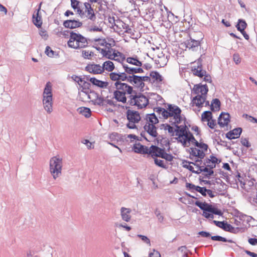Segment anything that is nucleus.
Wrapping results in <instances>:
<instances>
[{
	"label": "nucleus",
	"mask_w": 257,
	"mask_h": 257,
	"mask_svg": "<svg viewBox=\"0 0 257 257\" xmlns=\"http://www.w3.org/2000/svg\"><path fill=\"white\" fill-rule=\"evenodd\" d=\"M192 71L194 75L200 78H202L206 73V71L202 69V65L199 60L197 62V66H194L192 68Z\"/></svg>",
	"instance_id": "19"
},
{
	"label": "nucleus",
	"mask_w": 257,
	"mask_h": 257,
	"mask_svg": "<svg viewBox=\"0 0 257 257\" xmlns=\"http://www.w3.org/2000/svg\"><path fill=\"white\" fill-rule=\"evenodd\" d=\"M102 68L108 72H112L114 69V65L113 63L110 61H106L104 62L102 65Z\"/></svg>",
	"instance_id": "32"
},
{
	"label": "nucleus",
	"mask_w": 257,
	"mask_h": 257,
	"mask_svg": "<svg viewBox=\"0 0 257 257\" xmlns=\"http://www.w3.org/2000/svg\"><path fill=\"white\" fill-rule=\"evenodd\" d=\"M90 2H85L83 3L84 6V11H83V15L80 16L81 18H86L87 19L94 22L96 19V15L94 13L93 9L91 7Z\"/></svg>",
	"instance_id": "8"
},
{
	"label": "nucleus",
	"mask_w": 257,
	"mask_h": 257,
	"mask_svg": "<svg viewBox=\"0 0 257 257\" xmlns=\"http://www.w3.org/2000/svg\"><path fill=\"white\" fill-rule=\"evenodd\" d=\"M122 67L125 72L127 73L130 75H135V74L137 73H142L144 72V70L143 68L141 67L139 68H134L130 67L127 64H122Z\"/></svg>",
	"instance_id": "20"
},
{
	"label": "nucleus",
	"mask_w": 257,
	"mask_h": 257,
	"mask_svg": "<svg viewBox=\"0 0 257 257\" xmlns=\"http://www.w3.org/2000/svg\"><path fill=\"white\" fill-rule=\"evenodd\" d=\"M183 138H185L188 143H191L194 145L196 144V142H197L193 134L190 131H188V133Z\"/></svg>",
	"instance_id": "38"
},
{
	"label": "nucleus",
	"mask_w": 257,
	"mask_h": 257,
	"mask_svg": "<svg viewBox=\"0 0 257 257\" xmlns=\"http://www.w3.org/2000/svg\"><path fill=\"white\" fill-rule=\"evenodd\" d=\"M94 93L96 95V96L94 100H92L93 104L98 106L105 105L106 104L104 103L105 98L103 97L99 96L97 93L95 92Z\"/></svg>",
	"instance_id": "29"
},
{
	"label": "nucleus",
	"mask_w": 257,
	"mask_h": 257,
	"mask_svg": "<svg viewBox=\"0 0 257 257\" xmlns=\"http://www.w3.org/2000/svg\"><path fill=\"white\" fill-rule=\"evenodd\" d=\"M200 171H203V172L207 173L204 174V177L209 178L211 176L213 175L214 174V171L210 169H208L207 167H205L203 168V170H201Z\"/></svg>",
	"instance_id": "43"
},
{
	"label": "nucleus",
	"mask_w": 257,
	"mask_h": 257,
	"mask_svg": "<svg viewBox=\"0 0 257 257\" xmlns=\"http://www.w3.org/2000/svg\"><path fill=\"white\" fill-rule=\"evenodd\" d=\"M93 55L94 53L92 51L89 52V51L86 50H82V56L84 59H89L91 57L93 56Z\"/></svg>",
	"instance_id": "44"
},
{
	"label": "nucleus",
	"mask_w": 257,
	"mask_h": 257,
	"mask_svg": "<svg viewBox=\"0 0 257 257\" xmlns=\"http://www.w3.org/2000/svg\"><path fill=\"white\" fill-rule=\"evenodd\" d=\"M89 81L93 85L101 88H106L108 85V82L103 81L96 79L95 77H92L89 79Z\"/></svg>",
	"instance_id": "23"
},
{
	"label": "nucleus",
	"mask_w": 257,
	"mask_h": 257,
	"mask_svg": "<svg viewBox=\"0 0 257 257\" xmlns=\"http://www.w3.org/2000/svg\"><path fill=\"white\" fill-rule=\"evenodd\" d=\"M63 25L66 28L73 29L81 27L82 23L78 20H67L64 21Z\"/></svg>",
	"instance_id": "18"
},
{
	"label": "nucleus",
	"mask_w": 257,
	"mask_h": 257,
	"mask_svg": "<svg viewBox=\"0 0 257 257\" xmlns=\"http://www.w3.org/2000/svg\"><path fill=\"white\" fill-rule=\"evenodd\" d=\"M50 171L54 179L61 175L62 168V158L53 157L50 160Z\"/></svg>",
	"instance_id": "6"
},
{
	"label": "nucleus",
	"mask_w": 257,
	"mask_h": 257,
	"mask_svg": "<svg viewBox=\"0 0 257 257\" xmlns=\"http://www.w3.org/2000/svg\"><path fill=\"white\" fill-rule=\"evenodd\" d=\"M208 91V88L206 84L202 85L198 84L194 85L192 92L197 94L192 99V102L198 107H201L206 99V95Z\"/></svg>",
	"instance_id": "2"
},
{
	"label": "nucleus",
	"mask_w": 257,
	"mask_h": 257,
	"mask_svg": "<svg viewBox=\"0 0 257 257\" xmlns=\"http://www.w3.org/2000/svg\"><path fill=\"white\" fill-rule=\"evenodd\" d=\"M247 24L245 20L243 19H239L237 24L236 25L237 30L240 32L244 30L247 27Z\"/></svg>",
	"instance_id": "35"
},
{
	"label": "nucleus",
	"mask_w": 257,
	"mask_h": 257,
	"mask_svg": "<svg viewBox=\"0 0 257 257\" xmlns=\"http://www.w3.org/2000/svg\"><path fill=\"white\" fill-rule=\"evenodd\" d=\"M81 34L74 33L72 31L70 32V39L68 41V45L69 47L76 49V45H79L80 38L79 36H81Z\"/></svg>",
	"instance_id": "14"
},
{
	"label": "nucleus",
	"mask_w": 257,
	"mask_h": 257,
	"mask_svg": "<svg viewBox=\"0 0 257 257\" xmlns=\"http://www.w3.org/2000/svg\"><path fill=\"white\" fill-rule=\"evenodd\" d=\"M138 236L147 244L151 245L150 240L147 236L141 234H138Z\"/></svg>",
	"instance_id": "56"
},
{
	"label": "nucleus",
	"mask_w": 257,
	"mask_h": 257,
	"mask_svg": "<svg viewBox=\"0 0 257 257\" xmlns=\"http://www.w3.org/2000/svg\"><path fill=\"white\" fill-rule=\"evenodd\" d=\"M175 127L178 128H180V133L181 135H184L183 137L188 133V131H189L188 127L186 124H184V125H176Z\"/></svg>",
	"instance_id": "39"
},
{
	"label": "nucleus",
	"mask_w": 257,
	"mask_h": 257,
	"mask_svg": "<svg viewBox=\"0 0 257 257\" xmlns=\"http://www.w3.org/2000/svg\"><path fill=\"white\" fill-rule=\"evenodd\" d=\"M125 135L119 134L117 133L113 132L109 135V138L111 141H123Z\"/></svg>",
	"instance_id": "33"
},
{
	"label": "nucleus",
	"mask_w": 257,
	"mask_h": 257,
	"mask_svg": "<svg viewBox=\"0 0 257 257\" xmlns=\"http://www.w3.org/2000/svg\"><path fill=\"white\" fill-rule=\"evenodd\" d=\"M221 103L219 99H213L210 105V109L212 111H218L220 109Z\"/></svg>",
	"instance_id": "28"
},
{
	"label": "nucleus",
	"mask_w": 257,
	"mask_h": 257,
	"mask_svg": "<svg viewBox=\"0 0 257 257\" xmlns=\"http://www.w3.org/2000/svg\"><path fill=\"white\" fill-rule=\"evenodd\" d=\"M79 37L80 38L79 39V40H80V43L79 44V45H76V49H81L86 47L88 46V42L87 39L82 35H81V36Z\"/></svg>",
	"instance_id": "34"
},
{
	"label": "nucleus",
	"mask_w": 257,
	"mask_h": 257,
	"mask_svg": "<svg viewBox=\"0 0 257 257\" xmlns=\"http://www.w3.org/2000/svg\"><path fill=\"white\" fill-rule=\"evenodd\" d=\"M167 109L170 113V116L173 117L177 114H181V109L178 106L171 104H168Z\"/></svg>",
	"instance_id": "24"
},
{
	"label": "nucleus",
	"mask_w": 257,
	"mask_h": 257,
	"mask_svg": "<svg viewBox=\"0 0 257 257\" xmlns=\"http://www.w3.org/2000/svg\"><path fill=\"white\" fill-rule=\"evenodd\" d=\"M162 126H166V127H167V130H168V133L171 134V136H174V129L170 124L168 123H163Z\"/></svg>",
	"instance_id": "51"
},
{
	"label": "nucleus",
	"mask_w": 257,
	"mask_h": 257,
	"mask_svg": "<svg viewBox=\"0 0 257 257\" xmlns=\"http://www.w3.org/2000/svg\"><path fill=\"white\" fill-rule=\"evenodd\" d=\"M133 150L136 153L145 155L149 154V151H150V148L148 149V147L144 146L139 143L138 144L134 145Z\"/></svg>",
	"instance_id": "21"
},
{
	"label": "nucleus",
	"mask_w": 257,
	"mask_h": 257,
	"mask_svg": "<svg viewBox=\"0 0 257 257\" xmlns=\"http://www.w3.org/2000/svg\"><path fill=\"white\" fill-rule=\"evenodd\" d=\"M165 148H162L155 145H152L149 151V155H150L153 158L156 157L162 158L165 152Z\"/></svg>",
	"instance_id": "10"
},
{
	"label": "nucleus",
	"mask_w": 257,
	"mask_h": 257,
	"mask_svg": "<svg viewBox=\"0 0 257 257\" xmlns=\"http://www.w3.org/2000/svg\"><path fill=\"white\" fill-rule=\"evenodd\" d=\"M43 97L44 108L47 112L50 113L53 110L52 86L50 82H47L45 85Z\"/></svg>",
	"instance_id": "5"
},
{
	"label": "nucleus",
	"mask_w": 257,
	"mask_h": 257,
	"mask_svg": "<svg viewBox=\"0 0 257 257\" xmlns=\"http://www.w3.org/2000/svg\"><path fill=\"white\" fill-rule=\"evenodd\" d=\"M149 257H161V254L159 251L154 249L153 252L149 253Z\"/></svg>",
	"instance_id": "64"
},
{
	"label": "nucleus",
	"mask_w": 257,
	"mask_h": 257,
	"mask_svg": "<svg viewBox=\"0 0 257 257\" xmlns=\"http://www.w3.org/2000/svg\"><path fill=\"white\" fill-rule=\"evenodd\" d=\"M198 234L203 237H209L211 236V239L214 241H219L223 242H228L229 243H234L232 239H228L225 237L220 235L211 236L210 232L206 231H201L198 232Z\"/></svg>",
	"instance_id": "9"
},
{
	"label": "nucleus",
	"mask_w": 257,
	"mask_h": 257,
	"mask_svg": "<svg viewBox=\"0 0 257 257\" xmlns=\"http://www.w3.org/2000/svg\"><path fill=\"white\" fill-rule=\"evenodd\" d=\"M202 120L209 121L212 119V114L210 111H205L202 114Z\"/></svg>",
	"instance_id": "37"
},
{
	"label": "nucleus",
	"mask_w": 257,
	"mask_h": 257,
	"mask_svg": "<svg viewBox=\"0 0 257 257\" xmlns=\"http://www.w3.org/2000/svg\"><path fill=\"white\" fill-rule=\"evenodd\" d=\"M170 145L171 143L168 139H166L164 137H162L160 145L162 148H165V147H168V151H169L170 149Z\"/></svg>",
	"instance_id": "41"
},
{
	"label": "nucleus",
	"mask_w": 257,
	"mask_h": 257,
	"mask_svg": "<svg viewBox=\"0 0 257 257\" xmlns=\"http://www.w3.org/2000/svg\"><path fill=\"white\" fill-rule=\"evenodd\" d=\"M219 183H220L221 187H219L217 189V190L218 192H221L223 191L226 189L227 185L222 181H221L220 183L217 182V184H219Z\"/></svg>",
	"instance_id": "55"
},
{
	"label": "nucleus",
	"mask_w": 257,
	"mask_h": 257,
	"mask_svg": "<svg viewBox=\"0 0 257 257\" xmlns=\"http://www.w3.org/2000/svg\"><path fill=\"white\" fill-rule=\"evenodd\" d=\"M150 76L154 79L157 82H162L163 80V77L156 71H153L150 72Z\"/></svg>",
	"instance_id": "36"
},
{
	"label": "nucleus",
	"mask_w": 257,
	"mask_h": 257,
	"mask_svg": "<svg viewBox=\"0 0 257 257\" xmlns=\"http://www.w3.org/2000/svg\"><path fill=\"white\" fill-rule=\"evenodd\" d=\"M126 62L131 64L141 67L142 66L143 63L141 62L136 56V57H127L126 60Z\"/></svg>",
	"instance_id": "30"
},
{
	"label": "nucleus",
	"mask_w": 257,
	"mask_h": 257,
	"mask_svg": "<svg viewBox=\"0 0 257 257\" xmlns=\"http://www.w3.org/2000/svg\"><path fill=\"white\" fill-rule=\"evenodd\" d=\"M233 135V136L235 137L236 139L240 137L242 130L241 127H237L234 128L233 130L230 131Z\"/></svg>",
	"instance_id": "45"
},
{
	"label": "nucleus",
	"mask_w": 257,
	"mask_h": 257,
	"mask_svg": "<svg viewBox=\"0 0 257 257\" xmlns=\"http://www.w3.org/2000/svg\"><path fill=\"white\" fill-rule=\"evenodd\" d=\"M146 119L148 121L146 123L147 124H153L155 125L156 124H157L159 122V119L155 113L147 114L146 115Z\"/></svg>",
	"instance_id": "27"
},
{
	"label": "nucleus",
	"mask_w": 257,
	"mask_h": 257,
	"mask_svg": "<svg viewBox=\"0 0 257 257\" xmlns=\"http://www.w3.org/2000/svg\"><path fill=\"white\" fill-rule=\"evenodd\" d=\"M162 158L165 159L167 161L171 162L173 161L174 157L171 154H168L165 152Z\"/></svg>",
	"instance_id": "54"
},
{
	"label": "nucleus",
	"mask_w": 257,
	"mask_h": 257,
	"mask_svg": "<svg viewBox=\"0 0 257 257\" xmlns=\"http://www.w3.org/2000/svg\"><path fill=\"white\" fill-rule=\"evenodd\" d=\"M42 4V2L40 3L38 8L36 10V12H35L32 17L33 23L38 28H41L43 23L42 16L40 14Z\"/></svg>",
	"instance_id": "11"
},
{
	"label": "nucleus",
	"mask_w": 257,
	"mask_h": 257,
	"mask_svg": "<svg viewBox=\"0 0 257 257\" xmlns=\"http://www.w3.org/2000/svg\"><path fill=\"white\" fill-rule=\"evenodd\" d=\"M109 77L111 80L115 82H119L118 81V73L116 72H111L109 74Z\"/></svg>",
	"instance_id": "50"
},
{
	"label": "nucleus",
	"mask_w": 257,
	"mask_h": 257,
	"mask_svg": "<svg viewBox=\"0 0 257 257\" xmlns=\"http://www.w3.org/2000/svg\"><path fill=\"white\" fill-rule=\"evenodd\" d=\"M194 204L203 211L202 216L206 218L213 219L214 214L219 216H221L223 214L220 209L206 202H201L199 201H196Z\"/></svg>",
	"instance_id": "3"
},
{
	"label": "nucleus",
	"mask_w": 257,
	"mask_h": 257,
	"mask_svg": "<svg viewBox=\"0 0 257 257\" xmlns=\"http://www.w3.org/2000/svg\"><path fill=\"white\" fill-rule=\"evenodd\" d=\"M241 143L243 146H244L247 148H249L251 146L250 144L249 143L248 140L246 138H244V139L241 138Z\"/></svg>",
	"instance_id": "62"
},
{
	"label": "nucleus",
	"mask_w": 257,
	"mask_h": 257,
	"mask_svg": "<svg viewBox=\"0 0 257 257\" xmlns=\"http://www.w3.org/2000/svg\"><path fill=\"white\" fill-rule=\"evenodd\" d=\"M129 83L134 85L136 88L143 89L145 83L142 82V77L138 75H129Z\"/></svg>",
	"instance_id": "15"
},
{
	"label": "nucleus",
	"mask_w": 257,
	"mask_h": 257,
	"mask_svg": "<svg viewBox=\"0 0 257 257\" xmlns=\"http://www.w3.org/2000/svg\"><path fill=\"white\" fill-rule=\"evenodd\" d=\"M85 71L93 74H100L104 72V69L99 64H88L85 68Z\"/></svg>",
	"instance_id": "12"
},
{
	"label": "nucleus",
	"mask_w": 257,
	"mask_h": 257,
	"mask_svg": "<svg viewBox=\"0 0 257 257\" xmlns=\"http://www.w3.org/2000/svg\"><path fill=\"white\" fill-rule=\"evenodd\" d=\"M80 114L84 115L86 118H89L91 116V110L89 108L86 107H79L77 109Z\"/></svg>",
	"instance_id": "31"
},
{
	"label": "nucleus",
	"mask_w": 257,
	"mask_h": 257,
	"mask_svg": "<svg viewBox=\"0 0 257 257\" xmlns=\"http://www.w3.org/2000/svg\"><path fill=\"white\" fill-rule=\"evenodd\" d=\"M207 191V189L205 187H200L197 186L196 187V191L199 192L203 196H206V191Z\"/></svg>",
	"instance_id": "48"
},
{
	"label": "nucleus",
	"mask_w": 257,
	"mask_h": 257,
	"mask_svg": "<svg viewBox=\"0 0 257 257\" xmlns=\"http://www.w3.org/2000/svg\"><path fill=\"white\" fill-rule=\"evenodd\" d=\"M197 186H196L192 183H188L187 182L186 183V187L189 190H191V191H193V190L196 191V187Z\"/></svg>",
	"instance_id": "61"
},
{
	"label": "nucleus",
	"mask_w": 257,
	"mask_h": 257,
	"mask_svg": "<svg viewBox=\"0 0 257 257\" xmlns=\"http://www.w3.org/2000/svg\"><path fill=\"white\" fill-rule=\"evenodd\" d=\"M127 103L131 106H137L139 109L146 107L149 103V99L141 92H137L133 95L128 96Z\"/></svg>",
	"instance_id": "4"
},
{
	"label": "nucleus",
	"mask_w": 257,
	"mask_h": 257,
	"mask_svg": "<svg viewBox=\"0 0 257 257\" xmlns=\"http://www.w3.org/2000/svg\"><path fill=\"white\" fill-rule=\"evenodd\" d=\"M114 87L115 90L113 91L112 98L117 102L125 103L127 101L126 95H133L136 93V90H134L133 87L124 82H115Z\"/></svg>",
	"instance_id": "1"
},
{
	"label": "nucleus",
	"mask_w": 257,
	"mask_h": 257,
	"mask_svg": "<svg viewBox=\"0 0 257 257\" xmlns=\"http://www.w3.org/2000/svg\"><path fill=\"white\" fill-rule=\"evenodd\" d=\"M82 3L77 0H71V6L74 10H77V13L79 16L83 15V11L81 9Z\"/></svg>",
	"instance_id": "25"
},
{
	"label": "nucleus",
	"mask_w": 257,
	"mask_h": 257,
	"mask_svg": "<svg viewBox=\"0 0 257 257\" xmlns=\"http://www.w3.org/2000/svg\"><path fill=\"white\" fill-rule=\"evenodd\" d=\"M155 214L157 217L159 221L161 223L163 222L164 221V216L161 214V212L158 209H156Z\"/></svg>",
	"instance_id": "53"
},
{
	"label": "nucleus",
	"mask_w": 257,
	"mask_h": 257,
	"mask_svg": "<svg viewBox=\"0 0 257 257\" xmlns=\"http://www.w3.org/2000/svg\"><path fill=\"white\" fill-rule=\"evenodd\" d=\"M195 146L201 149L202 150V151L204 152L207 151L208 148V146L206 144L201 142L199 143L198 141L196 142Z\"/></svg>",
	"instance_id": "46"
},
{
	"label": "nucleus",
	"mask_w": 257,
	"mask_h": 257,
	"mask_svg": "<svg viewBox=\"0 0 257 257\" xmlns=\"http://www.w3.org/2000/svg\"><path fill=\"white\" fill-rule=\"evenodd\" d=\"M126 118L129 122L136 123H138L141 120L140 113L137 111L128 109L126 112Z\"/></svg>",
	"instance_id": "13"
},
{
	"label": "nucleus",
	"mask_w": 257,
	"mask_h": 257,
	"mask_svg": "<svg viewBox=\"0 0 257 257\" xmlns=\"http://www.w3.org/2000/svg\"><path fill=\"white\" fill-rule=\"evenodd\" d=\"M205 156V154L204 151L198 149L196 157H198L199 159H202L204 158Z\"/></svg>",
	"instance_id": "59"
},
{
	"label": "nucleus",
	"mask_w": 257,
	"mask_h": 257,
	"mask_svg": "<svg viewBox=\"0 0 257 257\" xmlns=\"http://www.w3.org/2000/svg\"><path fill=\"white\" fill-rule=\"evenodd\" d=\"M131 212V209L122 207L120 209V213L121 218L123 220L128 222L131 219V215H130Z\"/></svg>",
	"instance_id": "26"
},
{
	"label": "nucleus",
	"mask_w": 257,
	"mask_h": 257,
	"mask_svg": "<svg viewBox=\"0 0 257 257\" xmlns=\"http://www.w3.org/2000/svg\"><path fill=\"white\" fill-rule=\"evenodd\" d=\"M230 117L228 112H221L218 118V124L221 127L227 126L230 122Z\"/></svg>",
	"instance_id": "17"
},
{
	"label": "nucleus",
	"mask_w": 257,
	"mask_h": 257,
	"mask_svg": "<svg viewBox=\"0 0 257 257\" xmlns=\"http://www.w3.org/2000/svg\"><path fill=\"white\" fill-rule=\"evenodd\" d=\"M127 73L125 72V71L124 70V72L121 73H118V81L119 82L122 81H127L129 82V75H127Z\"/></svg>",
	"instance_id": "40"
},
{
	"label": "nucleus",
	"mask_w": 257,
	"mask_h": 257,
	"mask_svg": "<svg viewBox=\"0 0 257 257\" xmlns=\"http://www.w3.org/2000/svg\"><path fill=\"white\" fill-rule=\"evenodd\" d=\"M175 119V121L173 122L172 121H170V122L171 123L172 125H174L175 126L176 125H178V124L180 123L182 121V116L181 114H177L173 117Z\"/></svg>",
	"instance_id": "47"
},
{
	"label": "nucleus",
	"mask_w": 257,
	"mask_h": 257,
	"mask_svg": "<svg viewBox=\"0 0 257 257\" xmlns=\"http://www.w3.org/2000/svg\"><path fill=\"white\" fill-rule=\"evenodd\" d=\"M109 51L110 53H111V52H112V55H113L114 57L121 56V55H122V54L121 52L115 50L114 49H110Z\"/></svg>",
	"instance_id": "60"
},
{
	"label": "nucleus",
	"mask_w": 257,
	"mask_h": 257,
	"mask_svg": "<svg viewBox=\"0 0 257 257\" xmlns=\"http://www.w3.org/2000/svg\"><path fill=\"white\" fill-rule=\"evenodd\" d=\"M39 34L45 40H47L48 38V35L47 33V32H46V31H45L44 30H42V29L40 30Z\"/></svg>",
	"instance_id": "63"
},
{
	"label": "nucleus",
	"mask_w": 257,
	"mask_h": 257,
	"mask_svg": "<svg viewBox=\"0 0 257 257\" xmlns=\"http://www.w3.org/2000/svg\"><path fill=\"white\" fill-rule=\"evenodd\" d=\"M198 34L201 37L200 40H196L190 37L189 39L187 40L184 42V44L186 48L192 51H197L198 50V48L201 45V42L203 39L202 33L199 32Z\"/></svg>",
	"instance_id": "7"
},
{
	"label": "nucleus",
	"mask_w": 257,
	"mask_h": 257,
	"mask_svg": "<svg viewBox=\"0 0 257 257\" xmlns=\"http://www.w3.org/2000/svg\"><path fill=\"white\" fill-rule=\"evenodd\" d=\"M55 52L49 46H47L45 49V54L50 57L54 56Z\"/></svg>",
	"instance_id": "52"
},
{
	"label": "nucleus",
	"mask_w": 257,
	"mask_h": 257,
	"mask_svg": "<svg viewBox=\"0 0 257 257\" xmlns=\"http://www.w3.org/2000/svg\"><path fill=\"white\" fill-rule=\"evenodd\" d=\"M210 158H211L212 164H214L215 165L216 164H219L221 161L220 159L217 158L213 155L210 156Z\"/></svg>",
	"instance_id": "57"
},
{
	"label": "nucleus",
	"mask_w": 257,
	"mask_h": 257,
	"mask_svg": "<svg viewBox=\"0 0 257 257\" xmlns=\"http://www.w3.org/2000/svg\"><path fill=\"white\" fill-rule=\"evenodd\" d=\"M144 129L152 137L156 138L158 136L157 127L155 125L146 123L144 126Z\"/></svg>",
	"instance_id": "22"
},
{
	"label": "nucleus",
	"mask_w": 257,
	"mask_h": 257,
	"mask_svg": "<svg viewBox=\"0 0 257 257\" xmlns=\"http://www.w3.org/2000/svg\"><path fill=\"white\" fill-rule=\"evenodd\" d=\"M212 222L217 227L222 229L225 231H228L231 233H234V227L230 224H228L226 221H216L213 220Z\"/></svg>",
	"instance_id": "16"
},
{
	"label": "nucleus",
	"mask_w": 257,
	"mask_h": 257,
	"mask_svg": "<svg viewBox=\"0 0 257 257\" xmlns=\"http://www.w3.org/2000/svg\"><path fill=\"white\" fill-rule=\"evenodd\" d=\"M162 115L164 119H167L168 117H171L170 113L169 110L165 108H164L162 111Z\"/></svg>",
	"instance_id": "58"
},
{
	"label": "nucleus",
	"mask_w": 257,
	"mask_h": 257,
	"mask_svg": "<svg viewBox=\"0 0 257 257\" xmlns=\"http://www.w3.org/2000/svg\"><path fill=\"white\" fill-rule=\"evenodd\" d=\"M154 163L155 164L159 166L160 167H161L164 169H167L168 167L164 164V162L163 160L158 159L156 158H154Z\"/></svg>",
	"instance_id": "42"
},
{
	"label": "nucleus",
	"mask_w": 257,
	"mask_h": 257,
	"mask_svg": "<svg viewBox=\"0 0 257 257\" xmlns=\"http://www.w3.org/2000/svg\"><path fill=\"white\" fill-rule=\"evenodd\" d=\"M162 6L159 11H157V14L160 15L159 19H161L162 21H166V15L165 12L163 11Z\"/></svg>",
	"instance_id": "49"
}]
</instances>
